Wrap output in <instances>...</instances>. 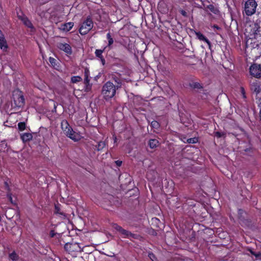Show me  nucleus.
Returning <instances> with one entry per match:
<instances>
[{
  "mask_svg": "<svg viewBox=\"0 0 261 261\" xmlns=\"http://www.w3.org/2000/svg\"><path fill=\"white\" fill-rule=\"evenodd\" d=\"M61 128L68 137L74 141H78L82 138L81 135L73 131L66 120H63L61 122Z\"/></svg>",
  "mask_w": 261,
  "mask_h": 261,
  "instance_id": "f257e3e1",
  "label": "nucleus"
},
{
  "mask_svg": "<svg viewBox=\"0 0 261 261\" xmlns=\"http://www.w3.org/2000/svg\"><path fill=\"white\" fill-rule=\"evenodd\" d=\"M101 93L105 99H109L115 95L116 87L112 83L108 82L103 85Z\"/></svg>",
  "mask_w": 261,
  "mask_h": 261,
  "instance_id": "f03ea898",
  "label": "nucleus"
},
{
  "mask_svg": "<svg viewBox=\"0 0 261 261\" xmlns=\"http://www.w3.org/2000/svg\"><path fill=\"white\" fill-rule=\"evenodd\" d=\"M12 106L20 108L24 104V99L21 91L17 89L13 91L12 95Z\"/></svg>",
  "mask_w": 261,
  "mask_h": 261,
  "instance_id": "7ed1b4c3",
  "label": "nucleus"
},
{
  "mask_svg": "<svg viewBox=\"0 0 261 261\" xmlns=\"http://www.w3.org/2000/svg\"><path fill=\"white\" fill-rule=\"evenodd\" d=\"M257 4L255 0H248L245 4V12L248 16L255 13Z\"/></svg>",
  "mask_w": 261,
  "mask_h": 261,
  "instance_id": "20e7f679",
  "label": "nucleus"
},
{
  "mask_svg": "<svg viewBox=\"0 0 261 261\" xmlns=\"http://www.w3.org/2000/svg\"><path fill=\"white\" fill-rule=\"evenodd\" d=\"M93 28V22L90 18L87 19L82 24L79 32L81 35L87 34Z\"/></svg>",
  "mask_w": 261,
  "mask_h": 261,
  "instance_id": "39448f33",
  "label": "nucleus"
},
{
  "mask_svg": "<svg viewBox=\"0 0 261 261\" xmlns=\"http://www.w3.org/2000/svg\"><path fill=\"white\" fill-rule=\"evenodd\" d=\"M250 73L254 77L260 78L261 77V65L257 64L251 65L250 67Z\"/></svg>",
  "mask_w": 261,
  "mask_h": 261,
  "instance_id": "423d86ee",
  "label": "nucleus"
},
{
  "mask_svg": "<svg viewBox=\"0 0 261 261\" xmlns=\"http://www.w3.org/2000/svg\"><path fill=\"white\" fill-rule=\"evenodd\" d=\"M58 48L64 51L67 55H71L72 54V49L71 46L66 43H60L58 45Z\"/></svg>",
  "mask_w": 261,
  "mask_h": 261,
  "instance_id": "0eeeda50",
  "label": "nucleus"
},
{
  "mask_svg": "<svg viewBox=\"0 0 261 261\" xmlns=\"http://www.w3.org/2000/svg\"><path fill=\"white\" fill-rule=\"evenodd\" d=\"M89 75H90V72H89V69H88L87 68L85 69V71H84V75H85L84 82L86 85V90L87 91H89L91 89V86L89 84V82H90V80L89 79Z\"/></svg>",
  "mask_w": 261,
  "mask_h": 261,
  "instance_id": "6e6552de",
  "label": "nucleus"
},
{
  "mask_svg": "<svg viewBox=\"0 0 261 261\" xmlns=\"http://www.w3.org/2000/svg\"><path fill=\"white\" fill-rule=\"evenodd\" d=\"M0 48L5 51L8 48L7 41L4 37L2 32L0 30Z\"/></svg>",
  "mask_w": 261,
  "mask_h": 261,
  "instance_id": "1a4fd4ad",
  "label": "nucleus"
},
{
  "mask_svg": "<svg viewBox=\"0 0 261 261\" xmlns=\"http://www.w3.org/2000/svg\"><path fill=\"white\" fill-rule=\"evenodd\" d=\"M120 233L124 236V237L129 238V239H137L138 236L135 234H133L130 232L122 229V230L120 232Z\"/></svg>",
  "mask_w": 261,
  "mask_h": 261,
  "instance_id": "9d476101",
  "label": "nucleus"
},
{
  "mask_svg": "<svg viewBox=\"0 0 261 261\" xmlns=\"http://www.w3.org/2000/svg\"><path fill=\"white\" fill-rule=\"evenodd\" d=\"M19 18L23 22L25 25L31 29L33 28L31 22L27 17L25 16H19Z\"/></svg>",
  "mask_w": 261,
  "mask_h": 261,
  "instance_id": "9b49d317",
  "label": "nucleus"
},
{
  "mask_svg": "<svg viewBox=\"0 0 261 261\" xmlns=\"http://www.w3.org/2000/svg\"><path fill=\"white\" fill-rule=\"evenodd\" d=\"M21 139L23 142H28L32 140L33 136L31 133H23L21 134Z\"/></svg>",
  "mask_w": 261,
  "mask_h": 261,
  "instance_id": "f8f14e48",
  "label": "nucleus"
},
{
  "mask_svg": "<svg viewBox=\"0 0 261 261\" xmlns=\"http://www.w3.org/2000/svg\"><path fill=\"white\" fill-rule=\"evenodd\" d=\"M73 26V23L69 22L63 24L61 26V29L64 31H69L72 28Z\"/></svg>",
  "mask_w": 261,
  "mask_h": 261,
  "instance_id": "ddd939ff",
  "label": "nucleus"
},
{
  "mask_svg": "<svg viewBox=\"0 0 261 261\" xmlns=\"http://www.w3.org/2000/svg\"><path fill=\"white\" fill-rule=\"evenodd\" d=\"M196 36L197 38L200 40L204 41L206 42L208 45H210L211 43L210 41L201 33L200 32H197L196 33Z\"/></svg>",
  "mask_w": 261,
  "mask_h": 261,
  "instance_id": "4468645a",
  "label": "nucleus"
},
{
  "mask_svg": "<svg viewBox=\"0 0 261 261\" xmlns=\"http://www.w3.org/2000/svg\"><path fill=\"white\" fill-rule=\"evenodd\" d=\"M159 141L156 139H150L149 141V147L153 149L159 145Z\"/></svg>",
  "mask_w": 261,
  "mask_h": 261,
  "instance_id": "2eb2a0df",
  "label": "nucleus"
},
{
  "mask_svg": "<svg viewBox=\"0 0 261 261\" xmlns=\"http://www.w3.org/2000/svg\"><path fill=\"white\" fill-rule=\"evenodd\" d=\"M103 52V50H101V49H96V51H95V55L96 56L99 58L101 60V61L103 63V64H104V59L102 58V53Z\"/></svg>",
  "mask_w": 261,
  "mask_h": 261,
  "instance_id": "dca6fc26",
  "label": "nucleus"
},
{
  "mask_svg": "<svg viewBox=\"0 0 261 261\" xmlns=\"http://www.w3.org/2000/svg\"><path fill=\"white\" fill-rule=\"evenodd\" d=\"M9 258L13 261H16L18 259V255L16 253L15 251H13L11 253L9 254Z\"/></svg>",
  "mask_w": 261,
  "mask_h": 261,
  "instance_id": "f3484780",
  "label": "nucleus"
},
{
  "mask_svg": "<svg viewBox=\"0 0 261 261\" xmlns=\"http://www.w3.org/2000/svg\"><path fill=\"white\" fill-rule=\"evenodd\" d=\"M106 145V143L104 141H100L97 147V149L98 151L101 150Z\"/></svg>",
  "mask_w": 261,
  "mask_h": 261,
  "instance_id": "a211bd4d",
  "label": "nucleus"
},
{
  "mask_svg": "<svg viewBox=\"0 0 261 261\" xmlns=\"http://www.w3.org/2000/svg\"><path fill=\"white\" fill-rule=\"evenodd\" d=\"M82 78L79 76H72L71 79V81L73 83H76L82 81Z\"/></svg>",
  "mask_w": 261,
  "mask_h": 261,
  "instance_id": "6ab92c4d",
  "label": "nucleus"
},
{
  "mask_svg": "<svg viewBox=\"0 0 261 261\" xmlns=\"http://www.w3.org/2000/svg\"><path fill=\"white\" fill-rule=\"evenodd\" d=\"M107 37L108 40V45L110 46L113 43V39L111 37L110 33H108L107 35Z\"/></svg>",
  "mask_w": 261,
  "mask_h": 261,
  "instance_id": "aec40b11",
  "label": "nucleus"
},
{
  "mask_svg": "<svg viewBox=\"0 0 261 261\" xmlns=\"http://www.w3.org/2000/svg\"><path fill=\"white\" fill-rule=\"evenodd\" d=\"M112 227L114 229L116 230L117 231H119V232L122 230L123 229L120 226H119L117 224H113L112 225Z\"/></svg>",
  "mask_w": 261,
  "mask_h": 261,
  "instance_id": "412c9836",
  "label": "nucleus"
},
{
  "mask_svg": "<svg viewBox=\"0 0 261 261\" xmlns=\"http://www.w3.org/2000/svg\"><path fill=\"white\" fill-rule=\"evenodd\" d=\"M18 127L20 130H23L25 128V124L24 122H20L18 124Z\"/></svg>",
  "mask_w": 261,
  "mask_h": 261,
  "instance_id": "4be33fe9",
  "label": "nucleus"
},
{
  "mask_svg": "<svg viewBox=\"0 0 261 261\" xmlns=\"http://www.w3.org/2000/svg\"><path fill=\"white\" fill-rule=\"evenodd\" d=\"M191 87L193 88L200 89L201 88L200 84L198 83H193L191 84Z\"/></svg>",
  "mask_w": 261,
  "mask_h": 261,
  "instance_id": "5701e85b",
  "label": "nucleus"
},
{
  "mask_svg": "<svg viewBox=\"0 0 261 261\" xmlns=\"http://www.w3.org/2000/svg\"><path fill=\"white\" fill-rule=\"evenodd\" d=\"M249 251H250V252L254 256H255L256 258H258L261 255V254L259 252H254L251 249H249Z\"/></svg>",
  "mask_w": 261,
  "mask_h": 261,
  "instance_id": "b1692460",
  "label": "nucleus"
},
{
  "mask_svg": "<svg viewBox=\"0 0 261 261\" xmlns=\"http://www.w3.org/2000/svg\"><path fill=\"white\" fill-rule=\"evenodd\" d=\"M72 246L74 248L76 251L81 252L83 251L79 244H74L72 245Z\"/></svg>",
  "mask_w": 261,
  "mask_h": 261,
  "instance_id": "393cba45",
  "label": "nucleus"
},
{
  "mask_svg": "<svg viewBox=\"0 0 261 261\" xmlns=\"http://www.w3.org/2000/svg\"><path fill=\"white\" fill-rule=\"evenodd\" d=\"M151 125L153 128H158L159 127V123L157 121H153L151 123Z\"/></svg>",
  "mask_w": 261,
  "mask_h": 261,
  "instance_id": "a878e982",
  "label": "nucleus"
},
{
  "mask_svg": "<svg viewBox=\"0 0 261 261\" xmlns=\"http://www.w3.org/2000/svg\"><path fill=\"white\" fill-rule=\"evenodd\" d=\"M148 257L151 259L152 261H157L154 255L152 253H148Z\"/></svg>",
  "mask_w": 261,
  "mask_h": 261,
  "instance_id": "bb28decb",
  "label": "nucleus"
},
{
  "mask_svg": "<svg viewBox=\"0 0 261 261\" xmlns=\"http://www.w3.org/2000/svg\"><path fill=\"white\" fill-rule=\"evenodd\" d=\"M49 61L53 66H55V62L56 61V59H55L54 58L50 57L49 58Z\"/></svg>",
  "mask_w": 261,
  "mask_h": 261,
  "instance_id": "cd10ccee",
  "label": "nucleus"
},
{
  "mask_svg": "<svg viewBox=\"0 0 261 261\" xmlns=\"http://www.w3.org/2000/svg\"><path fill=\"white\" fill-rule=\"evenodd\" d=\"M197 141V139L196 138H190L188 140V142L189 143H195Z\"/></svg>",
  "mask_w": 261,
  "mask_h": 261,
  "instance_id": "c85d7f7f",
  "label": "nucleus"
},
{
  "mask_svg": "<svg viewBox=\"0 0 261 261\" xmlns=\"http://www.w3.org/2000/svg\"><path fill=\"white\" fill-rule=\"evenodd\" d=\"M8 196V197L10 200V201L12 203V204H16V203L12 199V196H11V194H8L7 195Z\"/></svg>",
  "mask_w": 261,
  "mask_h": 261,
  "instance_id": "c756f323",
  "label": "nucleus"
},
{
  "mask_svg": "<svg viewBox=\"0 0 261 261\" xmlns=\"http://www.w3.org/2000/svg\"><path fill=\"white\" fill-rule=\"evenodd\" d=\"M55 213H56V214H60V215H63V213H60V208H59V207L58 206H57V205H56V206H55Z\"/></svg>",
  "mask_w": 261,
  "mask_h": 261,
  "instance_id": "7c9ffc66",
  "label": "nucleus"
},
{
  "mask_svg": "<svg viewBox=\"0 0 261 261\" xmlns=\"http://www.w3.org/2000/svg\"><path fill=\"white\" fill-rule=\"evenodd\" d=\"M223 135L224 134L223 133H221L219 132H217L215 133V136L218 138H220V137H222L223 136Z\"/></svg>",
  "mask_w": 261,
  "mask_h": 261,
  "instance_id": "2f4dec72",
  "label": "nucleus"
},
{
  "mask_svg": "<svg viewBox=\"0 0 261 261\" xmlns=\"http://www.w3.org/2000/svg\"><path fill=\"white\" fill-rule=\"evenodd\" d=\"M115 80V82L118 84V85L116 86L117 88H118L119 87H120L121 85V80Z\"/></svg>",
  "mask_w": 261,
  "mask_h": 261,
  "instance_id": "473e14b6",
  "label": "nucleus"
},
{
  "mask_svg": "<svg viewBox=\"0 0 261 261\" xmlns=\"http://www.w3.org/2000/svg\"><path fill=\"white\" fill-rule=\"evenodd\" d=\"M180 12L183 16H187V12L185 11L181 10L180 11Z\"/></svg>",
  "mask_w": 261,
  "mask_h": 261,
  "instance_id": "72a5a7b5",
  "label": "nucleus"
},
{
  "mask_svg": "<svg viewBox=\"0 0 261 261\" xmlns=\"http://www.w3.org/2000/svg\"><path fill=\"white\" fill-rule=\"evenodd\" d=\"M241 93H242V94L243 95V98H245V90H244V88H241Z\"/></svg>",
  "mask_w": 261,
  "mask_h": 261,
  "instance_id": "f704fd0d",
  "label": "nucleus"
},
{
  "mask_svg": "<svg viewBox=\"0 0 261 261\" xmlns=\"http://www.w3.org/2000/svg\"><path fill=\"white\" fill-rule=\"evenodd\" d=\"M116 165L118 166H121V164H122V162L120 161H117L115 162Z\"/></svg>",
  "mask_w": 261,
  "mask_h": 261,
  "instance_id": "c9c22d12",
  "label": "nucleus"
},
{
  "mask_svg": "<svg viewBox=\"0 0 261 261\" xmlns=\"http://www.w3.org/2000/svg\"><path fill=\"white\" fill-rule=\"evenodd\" d=\"M213 28L216 29L217 30H220V28L219 27H218V25H214Z\"/></svg>",
  "mask_w": 261,
  "mask_h": 261,
  "instance_id": "e433bc0d",
  "label": "nucleus"
},
{
  "mask_svg": "<svg viewBox=\"0 0 261 261\" xmlns=\"http://www.w3.org/2000/svg\"><path fill=\"white\" fill-rule=\"evenodd\" d=\"M259 119L261 120V108L259 111Z\"/></svg>",
  "mask_w": 261,
  "mask_h": 261,
  "instance_id": "4c0bfd02",
  "label": "nucleus"
},
{
  "mask_svg": "<svg viewBox=\"0 0 261 261\" xmlns=\"http://www.w3.org/2000/svg\"><path fill=\"white\" fill-rule=\"evenodd\" d=\"M208 8L210 9H212V8H213V6L212 5H210Z\"/></svg>",
  "mask_w": 261,
  "mask_h": 261,
  "instance_id": "58836bf2",
  "label": "nucleus"
}]
</instances>
